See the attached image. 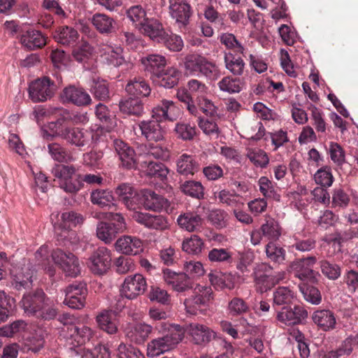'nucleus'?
Instances as JSON below:
<instances>
[{
    "mask_svg": "<svg viewBox=\"0 0 358 358\" xmlns=\"http://www.w3.org/2000/svg\"><path fill=\"white\" fill-rule=\"evenodd\" d=\"M33 274L34 271L31 269L29 264L13 266L10 269L12 285L18 290L29 287L32 282Z\"/></svg>",
    "mask_w": 358,
    "mask_h": 358,
    "instance_id": "obj_18",
    "label": "nucleus"
},
{
    "mask_svg": "<svg viewBox=\"0 0 358 358\" xmlns=\"http://www.w3.org/2000/svg\"><path fill=\"white\" fill-rule=\"evenodd\" d=\"M115 250L126 255H136L143 251V244L141 238L129 235L120 237L115 243Z\"/></svg>",
    "mask_w": 358,
    "mask_h": 358,
    "instance_id": "obj_19",
    "label": "nucleus"
},
{
    "mask_svg": "<svg viewBox=\"0 0 358 358\" xmlns=\"http://www.w3.org/2000/svg\"><path fill=\"white\" fill-rule=\"evenodd\" d=\"M52 257L55 263L59 266L66 275L76 277L80 274V263L73 253L57 249L52 252Z\"/></svg>",
    "mask_w": 358,
    "mask_h": 358,
    "instance_id": "obj_11",
    "label": "nucleus"
},
{
    "mask_svg": "<svg viewBox=\"0 0 358 358\" xmlns=\"http://www.w3.org/2000/svg\"><path fill=\"white\" fill-rule=\"evenodd\" d=\"M110 251L105 247L99 248L89 258L87 266L90 271L97 275L106 273L111 266Z\"/></svg>",
    "mask_w": 358,
    "mask_h": 358,
    "instance_id": "obj_14",
    "label": "nucleus"
},
{
    "mask_svg": "<svg viewBox=\"0 0 358 358\" xmlns=\"http://www.w3.org/2000/svg\"><path fill=\"white\" fill-rule=\"evenodd\" d=\"M295 293L288 287H279L273 293V302L275 306L289 305L295 299Z\"/></svg>",
    "mask_w": 358,
    "mask_h": 358,
    "instance_id": "obj_42",
    "label": "nucleus"
},
{
    "mask_svg": "<svg viewBox=\"0 0 358 358\" xmlns=\"http://www.w3.org/2000/svg\"><path fill=\"white\" fill-rule=\"evenodd\" d=\"M217 85L221 91L229 94L238 93L242 89L240 79L234 78L231 76L223 78Z\"/></svg>",
    "mask_w": 358,
    "mask_h": 358,
    "instance_id": "obj_58",
    "label": "nucleus"
},
{
    "mask_svg": "<svg viewBox=\"0 0 358 358\" xmlns=\"http://www.w3.org/2000/svg\"><path fill=\"white\" fill-rule=\"evenodd\" d=\"M147 289V282L141 274H134L125 278L120 287V294L128 299H134L143 294Z\"/></svg>",
    "mask_w": 358,
    "mask_h": 358,
    "instance_id": "obj_12",
    "label": "nucleus"
},
{
    "mask_svg": "<svg viewBox=\"0 0 358 358\" xmlns=\"http://www.w3.org/2000/svg\"><path fill=\"white\" fill-rule=\"evenodd\" d=\"M31 331L22 334L24 339V345L28 350L38 352L44 346L45 337L47 335L42 328L31 329Z\"/></svg>",
    "mask_w": 358,
    "mask_h": 358,
    "instance_id": "obj_29",
    "label": "nucleus"
},
{
    "mask_svg": "<svg viewBox=\"0 0 358 358\" xmlns=\"http://www.w3.org/2000/svg\"><path fill=\"white\" fill-rule=\"evenodd\" d=\"M141 64L145 71L152 75V78L159 73L167 64L166 58L159 54H149L143 57Z\"/></svg>",
    "mask_w": 358,
    "mask_h": 358,
    "instance_id": "obj_31",
    "label": "nucleus"
},
{
    "mask_svg": "<svg viewBox=\"0 0 358 358\" xmlns=\"http://www.w3.org/2000/svg\"><path fill=\"white\" fill-rule=\"evenodd\" d=\"M354 340L351 338H346L336 349L325 354L324 358H339L344 355H349L353 350Z\"/></svg>",
    "mask_w": 358,
    "mask_h": 358,
    "instance_id": "obj_60",
    "label": "nucleus"
},
{
    "mask_svg": "<svg viewBox=\"0 0 358 358\" xmlns=\"http://www.w3.org/2000/svg\"><path fill=\"white\" fill-rule=\"evenodd\" d=\"M258 185L259 191L266 198L280 200V196L277 192L275 185L267 177H261L258 180Z\"/></svg>",
    "mask_w": 358,
    "mask_h": 358,
    "instance_id": "obj_51",
    "label": "nucleus"
},
{
    "mask_svg": "<svg viewBox=\"0 0 358 358\" xmlns=\"http://www.w3.org/2000/svg\"><path fill=\"white\" fill-rule=\"evenodd\" d=\"M182 268L183 273L189 278H199L206 273L203 264L199 261L190 260L185 262Z\"/></svg>",
    "mask_w": 358,
    "mask_h": 358,
    "instance_id": "obj_49",
    "label": "nucleus"
},
{
    "mask_svg": "<svg viewBox=\"0 0 358 358\" xmlns=\"http://www.w3.org/2000/svg\"><path fill=\"white\" fill-rule=\"evenodd\" d=\"M169 13L179 27H185L191 15V8L185 0H169Z\"/></svg>",
    "mask_w": 358,
    "mask_h": 358,
    "instance_id": "obj_21",
    "label": "nucleus"
},
{
    "mask_svg": "<svg viewBox=\"0 0 358 358\" xmlns=\"http://www.w3.org/2000/svg\"><path fill=\"white\" fill-rule=\"evenodd\" d=\"M100 55L108 64L119 66L124 62L123 50L120 46L103 44L100 48Z\"/></svg>",
    "mask_w": 358,
    "mask_h": 358,
    "instance_id": "obj_30",
    "label": "nucleus"
},
{
    "mask_svg": "<svg viewBox=\"0 0 358 358\" xmlns=\"http://www.w3.org/2000/svg\"><path fill=\"white\" fill-rule=\"evenodd\" d=\"M203 222L201 216L194 211L185 212L177 218L180 228L188 232L199 231L202 228Z\"/></svg>",
    "mask_w": 358,
    "mask_h": 358,
    "instance_id": "obj_26",
    "label": "nucleus"
},
{
    "mask_svg": "<svg viewBox=\"0 0 358 358\" xmlns=\"http://www.w3.org/2000/svg\"><path fill=\"white\" fill-rule=\"evenodd\" d=\"M263 236L268 240L275 241L281 235V228L278 221L266 216L265 222L261 226Z\"/></svg>",
    "mask_w": 358,
    "mask_h": 358,
    "instance_id": "obj_40",
    "label": "nucleus"
},
{
    "mask_svg": "<svg viewBox=\"0 0 358 358\" xmlns=\"http://www.w3.org/2000/svg\"><path fill=\"white\" fill-rule=\"evenodd\" d=\"M61 97L64 102L73 103L78 106L89 105L92 101L90 96L83 88L74 85L65 87Z\"/></svg>",
    "mask_w": 358,
    "mask_h": 358,
    "instance_id": "obj_20",
    "label": "nucleus"
},
{
    "mask_svg": "<svg viewBox=\"0 0 358 358\" xmlns=\"http://www.w3.org/2000/svg\"><path fill=\"white\" fill-rule=\"evenodd\" d=\"M131 217L136 222L150 229L164 231L170 227L168 220L162 215L136 210L133 213Z\"/></svg>",
    "mask_w": 358,
    "mask_h": 358,
    "instance_id": "obj_15",
    "label": "nucleus"
},
{
    "mask_svg": "<svg viewBox=\"0 0 358 358\" xmlns=\"http://www.w3.org/2000/svg\"><path fill=\"white\" fill-rule=\"evenodd\" d=\"M76 170L73 166L57 165L52 169L54 176L57 179L59 187L68 193H76L83 187Z\"/></svg>",
    "mask_w": 358,
    "mask_h": 358,
    "instance_id": "obj_6",
    "label": "nucleus"
},
{
    "mask_svg": "<svg viewBox=\"0 0 358 358\" xmlns=\"http://www.w3.org/2000/svg\"><path fill=\"white\" fill-rule=\"evenodd\" d=\"M313 179L315 183L322 187H330L334 181V177L330 166H324L319 169L314 174Z\"/></svg>",
    "mask_w": 358,
    "mask_h": 358,
    "instance_id": "obj_46",
    "label": "nucleus"
},
{
    "mask_svg": "<svg viewBox=\"0 0 358 358\" xmlns=\"http://www.w3.org/2000/svg\"><path fill=\"white\" fill-rule=\"evenodd\" d=\"M117 358H145V357L138 348L122 343L117 348Z\"/></svg>",
    "mask_w": 358,
    "mask_h": 358,
    "instance_id": "obj_64",
    "label": "nucleus"
},
{
    "mask_svg": "<svg viewBox=\"0 0 358 358\" xmlns=\"http://www.w3.org/2000/svg\"><path fill=\"white\" fill-rule=\"evenodd\" d=\"M120 110L128 115H140L143 111L141 102L138 99H129L120 103Z\"/></svg>",
    "mask_w": 358,
    "mask_h": 358,
    "instance_id": "obj_54",
    "label": "nucleus"
},
{
    "mask_svg": "<svg viewBox=\"0 0 358 358\" xmlns=\"http://www.w3.org/2000/svg\"><path fill=\"white\" fill-rule=\"evenodd\" d=\"M152 331V327L146 323L129 324L124 329L126 337L132 343L143 344Z\"/></svg>",
    "mask_w": 358,
    "mask_h": 358,
    "instance_id": "obj_24",
    "label": "nucleus"
},
{
    "mask_svg": "<svg viewBox=\"0 0 358 358\" xmlns=\"http://www.w3.org/2000/svg\"><path fill=\"white\" fill-rule=\"evenodd\" d=\"M141 167L148 176L158 178L161 180L166 179L169 173V170L166 166L159 162L142 161Z\"/></svg>",
    "mask_w": 358,
    "mask_h": 358,
    "instance_id": "obj_38",
    "label": "nucleus"
},
{
    "mask_svg": "<svg viewBox=\"0 0 358 358\" xmlns=\"http://www.w3.org/2000/svg\"><path fill=\"white\" fill-rule=\"evenodd\" d=\"M67 319L64 315L61 319V322L64 323L62 329L63 336L65 338L70 341L73 345H82L90 341L94 335V331L90 327L84 324H68L64 322Z\"/></svg>",
    "mask_w": 358,
    "mask_h": 358,
    "instance_id": "obj_9",
    "label": "nucleus"
},
{
    "mask_svg": "<svg viewBox=\"0 0 358 358\" xmlns=\"http://www.w3.org/2000/svg\"><path fill=\"white\" fill-rule=\"evenodd\" d=\"M127 16L129 20L138 29L143 25L146 18V13L144 8L139 5L130 7L127 10Z\"/></svg>",
    "mask_w": 358,
    "mask_h": 358,
    "instance_id": "obj_55",
    "label": "nucleus"
},
{
    "mask_svg": "<svg viewBox=\"0 0 358 358\" xmlns=\"http://www.w3.org/2000/svg\"><path fill=\"white\" fill-rule=\"evenodd\" d=\"M224 63L227 69L234 75L241 76L243 73L245 62L239 57L232 53H225Z\"/></svg>",
    "mask_w": 358,
    "mask_h": 358,
    "instance_id": "obj_47",
    "label": "nucleus"
},
{
    "mask_svg": "<svg viewBox=\"0 0 358 358\" xmlns=\"http://www.w3.org/2000/svg\"><path fill=\"white\" fill-rule=\"evenodd\" d=\"M313 323L321 330L329 331L336 329V317L329 309H317L311 316Z\"/></svg>",
    "mask_w": 358,
    "mask_h": 358,
    "instance_id": "obj_23",
    "label": "nucleus"
},
{
    "mask_svg": "<svg viewBox=\"0 0 358 358\" xmlns=\"http://www.w3.org/2000/svg\"><path fill=\"white\" fill-rule=\"evenodd\" d=\"M227 310L229 315L238 316L247 313L249 306L243 299L235 297L229 302Z\"/></svg>",
    "mask_w": 358,
    "mask_h": 358,
    "instance_id": "obj_62",
    "label": "nucleus"
},
{
    "mask_svg": "<svg viewBox=\"0 0 358 358\" xmlns=\"http://www.w3.org/2000/svg\"><path fill=\"white\" fill-rule=\"evenodd\" d=\"M92 23L101 33H110L114 29V20L109 16L96 13L92 17Z\"/></svg>",
    "mask_w": 358,
    "mask_h": 358,
    "instance_id": "obj_44",
    "label": "nucleus"
},
{
    "mask_svg": "<svg viewBox=\"0 0 358 358\" xmlns=\"http://www.w3.org/2000/svg\"><path fill=\"white\" fill-rule=\"evenodd\" d=\"M155 328L159 333L165 334L148 343L147 355L149 357H156L174 349L184 338L185 330L178 324L162 322Z\"/></svg>",
    "mask_w": 358,
    "mask_h": 358,
    "instance_id": "obj_2",
    "label": "nucleus"
},
{
    "mask_svg": "<svg viewBox=\"0 0 358 358\" xmlns=\"http://www.w3.org/2000/svg\"><path fill=\"white\" fill-rule=\"evenodd\" d=\"M159 42H163L165 46L171 51L178 52L183 48V41L180 36L176 34H164L163 39H160Z\"/></svg>",
    "mask_w": 358,
    "mask_h": 358,
    "instance_id": "obj_63",
    "label": "nucleus"
},
{
    "mask_svg": "<svg viewBox=\"0 0 358 358\" xmlns=\"http://www.w3.org/2000/svg\"><path fill=\"white\" fill-rule=\"evenodd\" d=\"M64 303L69 308L80 309L85 306L87 294V288L85 283L76 282L69 285L64 289Z\"/></svg>",
    "mask_w": 358,
    "mask_h": 358,
    "instance_id": "obj_13",
    "label": "nucleus"
},
{
    "mask_svg": "<svg viewBox=\"0 0 358 358\" xmlns=\"http://www.w3.org/2000/svg\"><path fill=\"white\" fill-rule=\"evenodd\" d=\"M139 29L152 40L157 41H159L160 39H163V36L165 34L162 24L158 20L153 18H147Z\"/></svg>",
    "mask_w": 358,
    "mask_h": 358,
    "instance_id": "obj_36",
    "label": "nucleus"
},
{
    "mask_svg": "<svg viewBox=\"0 0 358 358\" xmlns=\"http://www.w3.org/2000/svg\"><path fill=\"white\" fill-rule=\"evenodd\" d=\"M186 331L190 336L191 341L198 345H205L216 337V333L206 325L199 323H191Z\"/></svg>",
    "mask_w": 358,
    "mask_h": 358,
    "instance_id": "obj_16",
    "label": "nucleus"
},
{
    "mask_svg": "<svg viewBox=\"0 0 358 358\" xmlns=\"http://www.w3.org/2000/svg\"><path fill=\"white\" fill-rule=\"evenodd\" d=\"M57 218V221L54 222L55 229H63L68 230L71 227H75L77 225L81 224L84 222L83 216L75 211H66L60 215H55Z\"/></svg>",
    "mask_w": 358,
    "mask_h": 358,
    "instance_id": "obj_32",
    "label": "nucleus"
},
{
    "mask_svg": "<svg viewBox=\"0 0 358 358\" xmlns=\"http://www.w3.org/2000/svg\"><path fill=\"white\" fill-rule=\"evenodd\" d=\"M140 194L139 207L146 210H159L167 206V200L151 190L144 189Z\"/></svg>",
    "mask_w": 358,
    "mask_h": 358,
    "instance_id": "obj_27",
    "label": "nucleus"
},
{
    "mask_svg": "<svg viewBox=\"0 0 358 358\" xmlns=\"http://www.w3.org/2000/svg\"><path fill=\"white\" fill-rule=\"evenodd\" d=\"M170 154L169 146L164 143L159 145L150 144L147 153L148 156H152L155 159H160L164 161H166L169 159Z\"/></svg>",
    "mask_w": 358,
    "mask_h": 358,
    "instance_id": "obj_61",
    "label": "nucleus"
},
{
    "mask_svg": "<svg viewBox=\"0 0 358 358\" xmlns=\"http://www.w3.org/2000/svg\"><path fill=\"white\" fill-rule=\"evenodd\" d=\"M246 156L255 166L261 168H265L269 162L266 152L259 148H248Z\"/></svg>",
    "mask_w": 358,
    "mask_h": 358,
    "instance_id": "obj_50",
    "label": "nucleus"
},
{
    "mask_svg": "<svg viewBox=\"0 0 358 358\" xmlns=\"http://www.w3.org/2000/svg\"><path fill=\"white\" fill-rule=\"evenodd\" d=\"M213 299V293L210 287L196 285L193 290V295L184 301L187 313L196 315L206 308Z\"/></svg>",
    "mask_w": 358,
    "mask_h": 358,
    "instance_id": "obj_7",
    "label": "nucleus"
},
{
    "mask_svg": "<svg viewBox=\"0 0 358 358\" xmlns=\"http://www.w3.org/2000/svg\"><path fill=\"white\" fill-rule=\"evenodd\" d=\"M78 38L79 34L77 30L68 26L59 28L55 35V38L58 43L66 45H73Z\"/></svg>",
    "mask_w": 358,
    "mask_h": 358,
    "instance_id": "obj_41",
    "label": "nucleus"
},
{
    "mask_svg": "<svg viewBox=\"0 0 358 358\" xmlns=\"http://www.w3.org/2000/svg\"><path fill=\"white\" fill-rule=\"evenodd\" d=\"M127 92L135 97L146 96L150 93V87L142 78H135L126 85Z\"/></svg>",
    "mask_w": 358,
    "mask_h": 358,
    "instance_id": "obj_39",
    "label": "nucleus"
},
{
    "mask_svg": "<svg viewBox=\"0 0 358 358\" xmlns=\"http://www.w3.org/2000/svg\"><path fill=\"white\" fill-rule=\"evenodd\" d=\"M27 324L23 320H17L10 325L4 326L0 329V336L5 337H12L20 333H27V330L29 329Z\"/></svg>",
    "mask_w": 358,
    "mask_h": 358,
    "instance_id": "obj_53",
    "label": "nucleus"
},
{
    "mask_svg": "<svg viewBox=\"0 0 358 358\" xmlns=\"http://www.w3.org/2000/svg\"><path fill=\"white\" fill-rule=\"evenodd\" d=\"M203 246V241L196 235H193L189 238L183 241L182 244L183 251L192 255L199 254Z\"/></svg>",
    "mask_w": 358,
    "mask_h": 358,
    "instance_id": "obj_59",
    "label": "nucleus"
},
{
    "mask_svg": "<svg viewBox=\"0 0 358 358\" xmlns=\"http://www.w3.org/2000/svg\"><path fill=\"white\" fill-rule=\"evenodd\" d=\"M56 87L48 77L36 79L29 86V96L33 102H43L54 95Z\"/></svg>",
    "mask_w": 358,
    "mask_h": 358,
    "instance_id": "obj_10",
    "label": "nucleus"
},
{
    "mask_svg": "<svg viewBox=\"0 0 358 358\" xmlns=\"http://www.w3.org/2000/svg\"><path fill=\"white\" fill-rule=\"evenodd\" d=\"M113 146L123 166L127 169L136 167V159L134 149L120 139H115Z\"/></svg>",
    "mask_w": 358,
    "mask_h": 358,
    "instance_id": "obj_25",
    "label": "nucleus"
},
{
    "mask_svg": "<svg viewBox=\"0 0 358 358\" xmlns=\"http://www.w3.org/2000/svg\"><path fill=\"white\" fill-rule=\"evenodd\" d=\"M215 198L219 201L234 208H241L243 206V198L239 195L231 192L229 190L223 189L215 193Z\"/></svg>",
    "mask_w": 358,
    "mask_h": 358,
    "instance_id": "obj_43",
    "label": "nucleus"
},
{
    "mask_svg": "<svg viewBox=\"0 0 358 358\" xmlns=\"http://www.w3.org/2000/svg\"><path fill=\"white\" fill-rule=\"evenodd\" d=\"M22 44L29 50L39 48L46 43L45 37L38 31L29 30L21 36Z\"/></svg>",
    "mask_w": 358,
    "mask_h": 358,
    "instance_id": "obj_35",
    "label": "nucleus"
},
{
    "mask_svg": "<svg viewBox=\"0 0 358 358\" xmlns=\"http://www.w3.org/2000/svg\"><path fill=\"white\" fill-rule=\"evenodd\" d=\"M119 234L113 226L107 222H101L96 227V236L105 243H110Z\"/></svg>",
    "mask_w": 358,
    "mask_h": 358,
    "instance_id": "obj_48",
    "label": "nucleus"
},
{
    "mask_svg": "<svg viewBox=\"0 0 358 358\" xmlns=\"http://www.w3.org/2000/svg\"><path fill=\"white\" fill-rule=\"evenodd\" d=\"M315 263L316 258L315 257L297 259L290 264L289 271L293 273L296 278H298L303 282V283H316L320 275L318 272L313 270V266Z\"/></svg>",
    "mask_w": 358,
    "mask_h": 358,
    "instance_id": "obj_8",
    "label": "nucleus"
},
{
    "mask_svg": "<svg viewBox=\"0 0 358 358\" xmlns=\"http://www.w3.org/2000/svg\"><path fill=\"white\" fill-rule=\"evenodd\" d=\"M91 201L101 208L113 205L114 197L112 192L108 189H96L91 193Z\"/></svg>",
    "mask_w": 358,
    "mask_h": 358,
    "instance_id": "obj_45",
    "label": "nucleus"
},
{
    "mask_svg": "<svg viewBox=\"0 0 358 358\" xmlns=\"http://www.w3.org/2000/svg\"><path fill=\"white\" fill-rule=\"evenodd\" d=\"M308 316L307 311L301 306H296L293 308L284 307L277 313V320L286 325L299 324Z\"/></svg>",
    "mask_w": 358,
    "mask_h": 358,
    "instance_id": "obj_22",
    "label": "nucleus"
},
{
    "mask_svg": "<svg viewBox=\"0 0 358 358\" xmlns=\"http://www.w3.org/2000/svg\"><path fill=\"white\" fill-rule=\"evenodd\" d=\"M199 170V164L192 155L182 154L177 160V171L184 176H193Z\"/></svg>",
    "mask_w": 358,
    "mask_h": 358,
    "instance_id": "obj_37",
    "label": "nucleus"
},
{
    "mask_svg": "<svg viewBox=\"0 0 358 358\" xmlns=\"http://www.w3.org/2000/svg\"><path fill=\"white\" fill-rule=\"evenodd\" d=\"M299 289L306 301L314 305H318L321 303L322 295L317 287L302 283L299 285Z\"/></svg>",
    "mask_w": 358,
    "mask_h": 358,
    "instance_id": "obj_56",
    "label": "nucleus"
},
{
    "mask_svg": "<svg viewBox=\"0 0 358 358\" xmlns=\"http://www.w3.org/2000/svg\"><path fill=\"white\" fill-rule=\"evenodd\" d=\"M178 115L179 108L172 101L162 100L159 105L152 109V119L138 124L142 136L148 141H163L166 132L159 122L164 120L174 121Z\"/></svg>",
    "mask_w": 358,
    "mask_h": 358,
    "instance_id": "obj_1",
    "label": "nucleus"
},
{
    "mask_svg": "<svg viewBox=\"0 0 358 358\" xmlns=\"http://www.w3.org/2000/svg\"><path fill=\"white\" fill-rule=\"evenodd\" d=\"M48 152L52 158L60 162H68L73 160L70 153L60 144L57 143H50L48 145Z\"/></svg>",
    "mask_w": 358,
    "mask_h": 358,
    "instance_id": "obj_52",
    "label": "nucleus"
},
{
    "mask_svg": "<svg viewBox=\"0 0 358 358\" xmlns=\"http://www.w3.org/2000/svg\"><path fill=\"white\" fill-rule=\"evenodd\" d=\"M20 303L24 313L29 316L51 320L57 313L54 301L46 298L45 293L41 289L34 294H24Z\"/></svg>",
    "mask_w": 358,
    "mask_h": 358,
    "instance_id": "obj_3",
    "label": "nucleus"
},
{
    "mask_svg": "<svg viewBox=\"0 0 358 358\" xmlns=\"http://www.w3.org/2000/svg\"><path fill=\"white\" fill-rule=\"evenodd\" d=\"M184 71L185 74L191 76H204L215 81L221 73L218 66L208 60L204 55L197 52L189 54L184 58Z\"/></svg>",
    "mask_w": 358,
    "mask_h": 358,
    "instance_id": "obj_4",
    "label": "nucleus"
},
{
    "mask_svg": "<svg viewBox=\"0 0 358 358\" xmlns=\"http://www.w3.org/2000/svg\"><path fill=\"white\" fill-rule=\"evenodd\" d=\"M180 77L179 70L174 66H170L165 70H162L152 79L154 83L161 87L172 88L178 84Z\"/></svg>",
    "mask_w": 358,
    "mask_h": 358,
    "instance_id": "obj_28",
    "label": "nucleus"
},
{
    "mask_svg": "<svg viewBox=\"0 0 358 358\" xmlns=\"http://www.w3.org/2000/svg\"><path fill=\"white\" fill-rule=\"evenodd\" d=\"M269 271H271V266L262 264L254 272L255 288L261 294L267 292L273 287L268 275Z\"/></svg>",
    "mask_w": 358,
    "mask_h": 358,
    "instance_id": "obj_33",
    "label": "nucleus"
},
{
    "mask_svg": "<svg viewBox=\"0 0 358 358\" xmlns=\"http://www.w3.org/2000/svg\"><path fill=\"white\" fill-rule=\"evenodd\" d=\"M182 192L192 197L201 199L203 196V187L200 182L188 180L181 185Z\"/></svg>",
    "mask_w": 358,
    "mask_h": 358,
    "instance_id": "obj_57",
    "label": "nucleus"
},
{
    "mask_svg": "<svg viewBox=\"0 0 358 358\" xmlns=\"http://www.w3.org/2000/svg\"><path fill=\"white\" fill-rule=\"evenodd\" d=\"M115 193L128 210L134 212L139 208L140 194L130 184L119 185L115 188Z\"/></svg>",
    "mask_w": 358,
    "mask_h": 358,
    "instance_id": "obj_17",
    "label": "nucleus"
},
{
    "mask_svg": "<svg viewBox=\"0 0 358 358\" xmlns=\"http://www.w3.org/2000/svg\"><path fill=\"white\" fill-rule=\"evenodd\" d=\"M99 327L108 334H115L118 330V320L110 310H103L96 318Z\"/></svg>",
    "mask_w": 358,
    "mask_h": 358,
    "instance_id": "obj_34",
    "label": "nucleus"
},
{
    "mask_svg": "<svg viewBox=\"0 0 358 358\" xmlns=\"http://www.w3.org/2000/svg\"><path fill=\"white\" fill-rule=\"evenodd\" d=\"M101 131L98 129H84L78 127H66L60 130H56L55 133L69 143L76 147H90L96 143L99 138Z\"/></svg>",
    "mask_w": 358,
    "mask_h": 358,
    "instance_id": "obj_5",
    "label": "nucleus"
}]
</instances>
